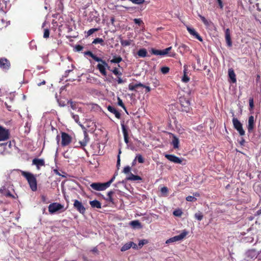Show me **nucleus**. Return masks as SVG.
<instances>
[{"mask_svg":"<svg viewBox=\"0 0 261 261\" xmlns=\"http://www.w3.org/2000/svg\"><path fill=\"white\" fill-rule=\"evenodd\" d=\"M21 175L27 180L31 189L33 191H36L37 189V179L34 175L23 171H21Z\"/></svg>","mask_w":261,"mask_h":261,"instance_id":"1","label":"nucleus"},{"mask_svg":"<svg viewBox=\"0 0 261 261\" xmlns=\"http://www.w3.org/2000/svg\"><path fill=\"white\" fill-rule=\"evenodd\" d=\"M115 178V176L114 175L110 180L106 182H93L90 185V187L93 190H95L96 191H103L110 186L111 184L113 182Z\"/></svg>","mask_w":261,"mask_h":261,"instance_id":"2","label":"nucleus"},{"mask_svg":"<svg viewBox=\"0 0 261 261\" xmlns=\"http://www.w3.org/2000/svg\"><path fill=\"white\" fill-rule=\"evenodd\" d=\"M232 122L233 127L238 131L239 135L241 136H244L245 132L243 128V125L241 122L237 118H233Z\"/></svg>","mask_w":261,"mask_h":261,"instance_id":"3","label":"nucleus"},{"mask_svg":"<svg viewBox=\"0 0 261 261\" xmlns=\"http://www.w3.org/2000/svg\"><path fill=\"white\" fill-rule=\"evenodd\" d=\"M98 62L101 63V64H98L97 65V69H98L100 72V73L106 76L107 75L106 72V68L108 69L110 68V66L108 64V63L106 62V61L101 59V61H98Z\"/></svg>","mask_w":261,"mask_h":261,"instance_id":"4","label":"nucleus"},{"mask_svg":"<svg viewBox=\"0 0 261 261\" xmlns=\"http://www.w3.org/2000/svg\"><path fill=\"white\" fill-rule=\"evenodd\" d=\"M73 207L81 214L84 215L86 212V208L82 202L78 200H73Z\"/></svg>","mask_w":261,"mask_h":261,"instance_id":"5","label":"nucleus"},{"mask_svg":"<svg viewBox=\"0 0 261 261\" xmlns=\"http://www.w3.org/2000/svg\"><path fill=\"white\" fill-rule=\"evenodd\" d=\"M180 102L181 111L186 113L189 112L191 109L189 101L187 100L185 98H180Z\"/></svg>","mask_w":261,"mask_h":261,"instance_id":"6","label":"nucleus"},{"mask_svg":"<svg viewBox=\"0 0 261 261\" xmlns=\"http://www.w3.org/2000/svg\"><path fill=\"white\" fill-rule=\"evenodd\" d=\"M63 205L57 202H54L49 205L48 211L50 214H52L63 208Z\"/></svg>","mask_w":261,"mask_h":261,"instance_id":"7","label":"nucleus"},{"mask_svg":"<svg viewBox=\"0 0 261 261\" xmlns=\"http://www.w3.org/2000/svg\"><path fill=\"white\" fill-rule=\"evenodd\" d=\"M61 145L62 146L68 145L72 141L71 137L66 133L62 132L61 133Z\"/></svg>","mask_w":261,"mask_h":261,"instance_id":"8","label":"nucleus"},{"mask_svg":"<svg viewBox=\"0 0 261 261\" xmlns=\"http://www.w3.org/2000/svg\"><path fill=\"white\" fill-rule=\"evenodd\" d=\"M11 67V63L5 58H0V68L5 71H7Z\"/></svg>","mask_w":261,"mask_h":261,"instance_id":"9","label":"nucleus"},{"mask_svg":"<svg viewBox=\"0 0 261 261\" xmlns=\"http://www.w3.org/2000/svg\"><path fill=\"white\" fill-rule=\"evenodd\" d=\"M165 157L171 162L175 164H182V161L184 160L182 158H179L174 154H165Z\"/></svg>","mask_w":261,"mask_h":261,"instance_id":"10","label":"nucleus"},{"mask_svg":"<svg viewBox=\"0 0 261 261\" xmlns=\"http://www.w3.org/2000/svg\"><path fill=\"white\" fill-rule=\"evenodd\" d=\"M9 135V130L0 125V141L7 140Z\"/></svg>","mask_w":261,"mask_h":261,"instance_id":"11","label":"nucleus"},{"mask_svg":"<svg viewBox=\"0 0 261 261\" xmlns=\"http://www.w3.org/2000/svg\"><path fill=\"white\" fill-rule=\"evenodd\" d=\"M255 127V120L253 116L251 115L248 118V125L247 126L248 132L251 133L253 132Z\"/></svg>","mask_w":261,"mask_h":261,"instance_id":"12","label":"nucleus"},{"mask_svg":"<svg viewBox=\"0 0 261 261\" xmlns=\"http://www.w3.org/2000/svg\"><path fill=\"white\" fill-rule=\"evenodd\" d=\"M172 47L170 46L163 50H158L154 48L151 49V53L155 55L165 56L167 55L169 52L171 50Z\"/></svg>","mask_w":261,"mask_h":261,"instance_id":"13","label":"nucleus"},{"mask_svg":"<svg viewBox=\"0 0 261 261\" xmlns=\"http://www.w3.org/2000/svg\"><path fill=\"white\" fill-rule=\"evenodd\" d=\"M187 29L189 33L192 36H194L195 38L198 39L199 41L202 42L203 39L199 34L195 31L193 28H192L189 26L187 27Z\"/></svg>","mask_w":261,"mask_h":261,"instance_id":"14","label":"nucleus"},{"mask_svg":"<svg viewBox=\"0 0 261 261\" xmlns=\"http://www.w3.org/2000/svg\"><path fill=\"white\" fill-rule=\"evenodd\" d=\"M121 125L122 127V130L124 136V140L125 143L127 144L128 143V132L127 128L126 126L124 125V121L121 123Z\"/></svg>","mask_w":261,"mask_h":261,"instance_id":"15","label":"nucleus"},{"mask_svg":"<svg viewBox=\"0 0 261 261\" xmlns=\"http://www.w3.org/2000/svg\"><path fill=\"white\" fill-rule=\"evenodd\" d=\"M225 38L228 47H231L232 43L231 39L230 31L229 29H226L225 30Z\"/></svg>","mask_w":261,"mask_h":261,"instance_id":"16","label":"nucleus"},{"mask_svg":"<svg viewBox=\"0 0 261 261\" xmlns=\"http://www.w3.org/2000/svg\"><path fill=\"white\" fill-rule=\"evenodd\" d=\"M32 163L36 166L37 169H40V166H45V162L43 159L35 158L33 160Z\"/></svg>","mask_w":261,"mask_h":261,"instance_id":"17","label":"nucleus"},{"mask_svg":"<svg viewBox=\"0 0 261 261\" xmlns=\"http://www.w3.org/2000/svg\"><path fill=\"white\" fill-rule=\"evenodd\" d=\"M228 72L230 82L232 83H236L237 82L236 75L233 69L232 68H229Z\"/></svg>","mask_w":261,"mask_h":261,"instance_id":"18","label":"nucleus"},{"mask_svg":"<svg viewBox=\"0 0 261 261\" xmlns=\"http://www.w3.org/2000/svg\"><path fill=\"white\" fill-rule=\"evenodd\" d=\"M107 109L109 112L114 114L117 118H118V119L120 118V117H121L120 113L115 108L113 107L112 106H109L107 107Z\"/></svg>","mask_w":261,"mask_h":261,"instance_id":"19","label":"nucleus"},{"mask_svg":"<svg viewBox=\"0 0 261 261\" xmlns=\"http://www.w3.org/2000/svg\"><path fill=\"white\" fill-rule=\"evenodd\" d=\"M188 233V232L187 230H184L179 235L173 237L174 240L175 242L181 241L186 237Z\"/></svg>","mask_w":261,"mask_h":261,"instance_id":"20","label":"nucleus"},{"mask_svg":"<svg viewBox=\"0 0 261 261\" xmlns=\"http://www.w3.org/2000/svg\"><path fill=\"white\" fill-rule=\"evenodd\" d=\"M126 179L127 180L131 181L142 180V178L139 175H135L132 173H130L129 175L126 177Z\"/></svg>","mask_w":261,"mask_h":261,"instance_id":"21","label":"nucleus"},{"mask_svg":"<svg viewBox=\"0 0 261 261\" xmlns=\"http://www.w3.org/2000/svg\"><path fill=\"white\" fill-rule=\"evenodd\" d=\"M89 203L93 208H100L101 207V203L97 200L90 201Z\"/></svg>","mask_w":261,"mask_h":261,"instance_id":"22","label":"nucleus"},{"mask_svg":"<svg viewBox=\"0 0 261 261\" xmlns=\"http://www.w3.org/2000/svg\"><path fill=\"white\" fill-rule=\"evenodd\" d=\"M85 55H88L91 57L95 61H101V59L93 54L91 51H87L84 53Z\"/></svg>","mask_w":261,"mask_h":261,"instance_id":"23","label":"nucleus"},{"mask_svg":"<svg viewBox=\"0 0 261 261\" xmlns=\"http://www.w3.org/2000/svg\"><path fill=\"white\" fill-rule=\"evenodd\" d=\"M137 55L140 58H145L148 56L147 50L144 48L140 49L137 52Z\"/></svg>","mask_w":261,"mask_h":261,"instance_id":"24","label":"nucleus"},{"mask_svg":"<svg viewBox=\"0 0 261 261\" xmlns=\"http://www.w3.org/2000/svg\"><path fill=\"white\" fill-rule=\"evenodd\" d=\"M144 86V85L141 83L136 84H129L128 85V89L130 91H136V89Z\"/></svg>","mask_w":261,"mask_h":261,"instance_id":"25","label":"nucleus"},{"mask_svg":"<svg viewBox=\"0 0 261 261\" xmlns=\"http://www.w3.org/2000/svg\"><path fill=\"white\" fill-rule=\"evenodd\" d=\"M114 192L113 191H110L107 194L108 197L106 199V200L109 201L112 204H114V200L112 197V195L114 194Z\"/></svg>","mask_w":261,"mask_h":261,"instance_id":"26","label":"nucleus"},{"mask_svg":"<svg viewBox=\"0 0 261 261\" xmlns=\"http://www.w3.org/2000/svg\"><path fill=\"white\" fill-rule=\"evenodd\" d=\"M133 244V242H129L125 244L121 248V251L123 252L129 249Z\"/></svg>","mask_w":261,"mask_h":261,"instance_id":"27","label":"nucleus"},{"mask_svg":"<svg viewBox=\"0 0 261 261\" xmlns=\"http://www.w3.org/2000/svg\"><path fill=\"white\" fill-rule=\"evenodd\" d=\"M179 141L178 139L175 136H174L172 139V144L173 146V148L174 149H177L179 148Z\"/></svg>","mask_w":261,"mask_h":261,"instance_id":"28","label":"nucleus"},{"mask_svg":"<svg viewBox=\"0 0 261 261\" xmlns=\"http://www.w3.org/2000/svg\"><path fill=\"white\" fill-rule=\"evenodd\" d=\"M122 61V58L121 56H114L113 59L110 60L111 63H119Z\"/></svg>","mask_w":261,"mask_h":261,"instance_id":"29","label":"nucleus"},{"mask_svg":"<svg viewBox=\"0 0 261 261\" xmlns=\"http://www.w3.org/2000/svg\"><path fill=\"white\" fill-rule=\"evenodd\" d=\"M242 240L245 243H251L253 242L254 237L253 236H252V235L247 236H246V237H244V238H243Z\"/></svg>","mask_w":261,"mask_h":261,"instance_id":"30","label":"nucleus"},{"mask_svg":"<svg viewBox=\"0 0 261 261\" xmlns=\"http://www.w3.org/2000/svg\"><path fill=\"white\" fill-rule=\"evenodd\" d=\"M97 43H100L102 46H104L105 45L103 40L100 38H96L92 42V44H96Z\"/></svg>","mask_w":261,"mask_h":261,"instance_id":"31","label":"nucleus"},{"mask_svg":"<svg viewBox=\"0 0 261 261\" xmlns=\"http://www.w3.org/2000/svg\"><path fill=\"white\" fill-rule=\"evenodd\" d=\"M132 40H120V43L123 46H129L131 44Z\"/></svg>","mask_w":261,"mask_h":261,"instance_id":"32","label":"nucleus"},{"mask_svg":"<svg viewBox=\"0 0 261 261\" xmlns=\"http://www.w3.org/2000/svg\"><path fill=\"white\" fill-rule=\"evenodd\" d=\"M198 16L201 19L202 22L204 23V25L206 26H209L210 25V22L203 16L201 15L198 14Z\"/></svg>","mask_w":261,"mask_h":261,"instance_id":"33","label":"nucleus"},{"mask_svg":"<svg viewBox=\"0 0 261 261\" xmlns=\"http://www.w3.org/2000/svg\"><path fill=\"white\" fill-rule=\"evenodd\" d=\"M194 216H195V218L196 219H197L198 221H201V220H202V219L203 218V215L202 214V213L200 212H198L196 213L195 214Z\"/></svg>","mask_w":261,"mask_h":261,"instance_id":"34","label":"nucleus"},{"mask_svg":"<svg viewBox=\"0 0 261 261\" xmlns=\"http://www.w3.org/2000/svg\"><path fill=\"white\" fill-rule=\"evenodd\" d=\"M249 111H252L254 109V101L253 98L252 97H250L249 99Z\"/></svg>","mask_w":261,"mask_h":261,"instance_id":"35","label":"nucleus"},{"mask_svg":"<svg viewBox=\"0 0 261 261\" xmlns=\"http://www.w3.org/2000/svg\"><path fill=\"white\" fill-rule=\"evenodd\" d=\"M161 192L163 196H167L168 192V189L166 187H163L161 188Z\"/></svg>","mask_w":261,"mask_h":261,"instance_id":"36","label":"nucleus"},{"mask_svg":"<svg viewBox=\"0 0 261 261\" xmlns=\"http://www.w3.org/2000/svg\"><path fill=\"white\" fill-rule=\"evenodd\" d=\"M117 100H118V105L119 106H120L121 107H122L126 112V107H125V105H124L122 99L119 97H118Z\"/></svg>","mask_w":261,"mask_h":261,"instance_id":"37","label":"nucleus"},{"mask_svg":"<svg viewBox=\"0 0 261 261\" xmlns=\"http://www.w3.org/2000/svg\"><path fill=\"white\" fill-rule=\"evenodd\" d=\"M170 68L167 66L162 67L161 68V71L163 74H167L169 72Z\"/></svg>","mask_w":261,"mask_h":261,"instance_id":"38","label":"nucleus"},{"mask_svg":"<svg viewBox=\"0 0 261 261\" xmlns=\"http://www.w3.org/2000/svg\"><path fill=\"white\" fill-rule=\"evenodd\" d=\"M134 21L136 24H137L139 26L144 25V22L141 18H135Z\"/></svg>","mask_w":261,"mask_h":261,"instance_id":"39","label":"nucleus"},{"mask_svg":"<svg viewBox=\"0 0 261 261\" xmlns=\"http://www.w3.org/2000/svg\"><path fill=\"white\" fill-rule=\"evenodd\" d=\"M148 243L147 240L143 239L139 241L138 246L140 248H141L144 245Z\"/></svg>","mask_w":261,"mask_h":261,"instance_id":"40","label":"nucleus"},{"mask_svg":"<svg viewBox=\"0 0 261 261\" xmlns=\"http://www.w3.org/2000/svg\"><path fill=\"white\" fill-rule=\"evenodd\" d=\"M173 214L175 216L180 217L182 214V212L180 210L178 209L175 210Z\"/></svg>","mask_w":261,"mask_h":261,"instance_id":"41","label":"nucleus"},{"mask_svg":"<svg viewBox=\"0 0 261 261\" xmlns=\"http://www.w3.org/2000/svg\"><path fill=\"white\" fill-rule=\"evenodd\" d=\"M190 78L188 77L186 72H184V74L182 77V81L184 83H187L189 81Z\"/></svg>","mask_w":261,"mask_h":261,"instance_id":"42","label":"nucleus"},{"mask_svg":"<svg viewBox=\"0 0 261 261\" xmlns=\"http://www.w3.org/2000/svg\"><path fill=\"white\" fill-rule=\"evenodd\" d=\"M136 159H137L139 163H143L144 162V160L141 154H138L136 157Z\"/></svg>","mask_w":261,"mask_h":261,"instance_id":"43","label":"nucleus"},{"mask_svg":"<svg viewBox=\"0 0 261 261\" xmlns=\"http://www.w3.org/2000/svg\"><path fill=\"white\" fill-rule=\"evenodd\" d=\"M112 72L116 75H119L121 76L122 75V73L120 72L118 68L116 67H115L112 70Z\"/></svg>","mask_w":261,"mask_h":261,"instance_id":"44","label":"nucleus"},{"mask_svg":"<svg viewBox=\"0 0 261 261\" xmlns=\"http://www.w3.org/2000/svg\"><path fill=\"white\" fill-rule=\"evenodd\" d=\"M130 225L133 227L140 226L141 225V223L138 220H134L130 222Z\"/></svg>","mask_w":261,"mask_h":261,"instance_id":"45","label":"nucleus"},{"mask_svg":"<svg viewBox=\"0 0 261 261\" xmlns=\"http://www.w3.org/2000/svg\"><path fill=\"white\" fill-rule=\"evenodd\" d=\"M98 31V29H97V28H93V29H90L88 32H87V35L88 36H90L92 34H93L94 32H97Z\"/></svg>","mask_w":261,"mask_h":261,"instance_id":"46","label":"nucleus"},{"mask_svg":"<svg viewBox=\"0 0 261 261\" xmlns=\"http://www.w3.org/2000/svg\"><path fill=\"white\" fill-rule=\"evenodd\" d=\"M68 103L70 105L71 108L73 110H75L76 109V104L75 102L72 101L71 100L69 101Z\"/></svg>","mask_w":261,"mask_h":261,"instance_id":"47","label":"nucleus"},{"mask_svg":"<svg viewBox=\"0 0 261 261\" xmlns=\"http://www.w3.org/2000/svg\"><path fill=\"white\" fill-rule=\"evenodd\" d=\"M130 169H131V168L129 166H126L123 169V172L125 174H128V175H129V174L130 173Z\"/></svg>","mask_w":261,"mask_h":261,"instance_id":"48","label":"nucleus"},{"mask_svg":"<svg viewBox=\"0 0 261 261\" xmlns=\"http://www.w3.org/2000/svg\"><path fill=\"white\" fill-rule=\"evenodd\" d=\"M134 4L140 5L143 4L145 2L144 0H129Z\"/></svg>","mask_w":261,"mask_h":261,"instance_id":"49","label":"nucleus"},{"mask_svg":"<svg viewBox=\"0 0 261 261\" xmlns=\"http://www.w3.org/2000/svg\"><path fill=\"white\" fill-rule=\"evenodd\" d=\"M186 199L187 201L190 202L195 201L197 200L196 198H195L194 196H188L186 197Z\"/></svg>","mask_w":261,"mask_h":261,"instance_id":"50","label":"nucleus"},{"mask_svg":"<svg viewBox=\"0 0 261 261\" xmlns=\"http://www.w3.org/2000/svg\"><path fill=\"white\" fill-rule=\"evenodd\" d=\"M49 36V30L48 29H45L44 30L43 37L44 38H47Z\"/></svg>","mask_w":261,"mask_h":261,"instance_id":"51","label":"nucleus"},{"mask_svg":"<svg viewBox=\"0 0 261 261\" xmlns=\"http://www.w3.org/2000/svg\"><path fill=\"white\" fill-rule=\"evenodd\" d=\"M72 117L73 119L75 120L76 123L79 122V117L77 115L74 114L73 113H71Z\"/></svg>","mask_w":261,"mask_h":261,"instance_id":"52","label":"nucleus"},{"mask_svg":"<svg viewBox=\"0 0 261 261\" xmlns=\"http://www.w3.org/2000/svg\"><path fill=\"white\" fill-rule=\"evenodd\" d=\"M75 48L76 51H80L83 49L84 47L81 45H76L75 47Z\"/></svg>","mask_w":261,"mask_h":261,"instance_id":"53","label":"nucleus"},{"mask_svg":"<svg viewBox=\"0 0 261 261\" xmlns=\"http://www.w3.org/2000/svg\"><path fill=\"white\" fill-rule=\"evenodd\" d=\"M121 150L119 149V154L118 155V156H117V166H120V154L121 153Z\"/></svg>","mask_w":261,"mask_h":261,"instance_id":"54","label":"nucleus"},{"mask_svg":"<svg viewBox=\"0 0 261 261\" xmlns=\"http://www.w3.org/2000/svg\"><path fill=\"white\" fill-rule=\"evenodd\" d=\"M118 84H120L125 82V80H123L120 77L118 76L117 80Z\"/></svg>","mask_w":261,"mask_h":261,"instance_id":"55","label":"nucleus"},{"mask_svg":"<svg viewBox=\"0 0 261 261\" xmlns=\"http://www.w3.org/2000/svg\"><path fill=\"white\" fill-rule=\"evenodd\" d=\"M175 240H174V237H172V238H171L169 239H168L166 241V244H169V243H173V242H175Z\"/></svg>","mask_w":261,"mask_h":261,"instance_id":"56","label":"nucleus"},{"mask_svg":"<svg viewBox=\"0 0 261 261\" xmlns=\"http://www.w3.org/2000/svg\"><path fill=\"white\" fill-rule=\"evenodd\" d=\"M217 1L218 3L220 8L221 9H222L223 8V2H222V0H217Z\"/></svg>","mask_w":261,"mask_h":261,"instance_id":"57","label":"nucleus"},{"mask_svg":"<svg viewBox=\"0 0 261 261\" xmlns=\"http://www.w3.org/2000/svg\"><path fill=\"white\" fill-rule=\"evenodd\" d=\"M141 87L145 88L146 89V92H149L151 90V88L149 86H147L144 85V86H142Z\"/></svg>","mask_w":261,"mask_h":261,"instance_id":"58","label":"nucleus"},{"mask_svg":"<svg viewBox=\"0 0 261 261\" xmlns=\"http://www.w3.org/2000/svg\"><path fill=\"white\" fill-rule=\"evenodd\" d=\"M6 196L9 197L14 198V196L9 191L7 192Z\"/></svg>","mask_w":261,"mask_h":261,"instance_id":"59","label":"nucleus"},{"mask_svg":"<svg viewBox=\"0 0 261 261\" xmlns=\"http://www.w3.org/2000/svg\"><path fill=\"white\" fill-rule=\"evenodd\" d=\"M46 83L45 81L44 80H43L41 82H39L37 83V85L38 86H40L43 85H45Z\"/></svg>","mask_w":261,"mask_h":261,"instance_id":"60","label":"nucleus"},{"mask_svg":"<svg viewBox=\"0 0 261 261\" xmlns=\"http://www.w3.org/2000/svg\"><path fill=\"white\" fill-rule=\"evenodd\" d=\"M80 143L81 144V145L82 146H85L86 145L87 142L86 141H83V142L80 141Z\"/></svg>","mask_w":261,"mask_h":261,"instance_id":"61","label":"nucleus"},{"mask_svg":"<svg viewBox=\"0 0 261 261\" xmlns=\"http://www.w3.org/2000/svg\"><path fill=\"white\" fill-rule=\"evenodd\" d=\"M132 247H133L134 249H136L137 247V245H136V244H135L133 242Z\"/></svg>","mask_w":261,"mask_h":261,"instance_id":"62","label":"nucleus"},{"mask_svg":"<svg viewBox=\"0 0 261 261\" xmlns=\"http://www.w3.org/2000/svg\"><path fill=\"white\" fill-rule=\"evenodd\" d=\"M41 199H42V200L43 201V202H45V199H46V197L44 195H42L41 196Z\"/></svg>","mask_w":261,"mask_h":261,"instance_id":"63","label":"nucleus"},{"mask_svg":"<svg viewBox=\"0 0 261 261\" xmlns=\"http://www.w3.org/2000/svg\"><path fill=\"white\" fill-rule=\"evenodd\" d=\"M193 195H194V196L199 197V196H200V194H199V193H197V192H196V193H194L193 194Z\"/></svg>","mask_w":261,"mask_h":261,"instance_id":"64","label":"nucleus"}]
</instances>
